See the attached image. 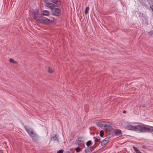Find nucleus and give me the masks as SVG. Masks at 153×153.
<instances>
[{"label":"nucleus","mask_w":153,"mask_h":153,"mask_svg":"<svg viewBox=\"0 0 153 153\" xmlns=\"http://www.w3.org/2000/svg\"><path fill=\"white\" fill-rule=\"evenodd\" d=\"M128 128L129 130L136 131L140 132H153V126L146 125L143 123L135 126L129 125L128 126Z\"/></svg>","instance_id":"obj_1"},{"label":"nucleus","mask_w":153,"mask_h":153,"mask_svg":"<svg viewBox=\"0 0 153 153\" xmlns=\"http://www.w3.org/2000/svg\"><path fill=\"white\" fill-rule=\"evenodd\" d=\"M96 125L102 128H105L108 131V134H111L114 132V134H121L122 132L120 130L114 129L111 126V123L107 121H100L96 123Z\"/></svg>","instance_id":"obj_2"},{"label":"nucleus","mask_w":153,"mask_h":153,"mask_svg":"<svg viewBox=\"0 0 153 153\" xmlns=\"http://www.w3.org/2000/svg\"><path fill=\"white\" fill-rule=\"evenodd\" d=\"M37 22L39 23L47 24L51 22V21L50 19L46 17H41L40 16Z\"/></svg>","instance_id":"obj_3"},{"label":"nucleus","mask_w":153,"mask_h":153,"mask_svg":"<svg viewBox=\"0 0 153 153\" xmlns=\"http://www.w3.org/2000/svg\"><path fill=\"white\" fill-rule=\"evenodd\" d=\"M52 14L55 16H59L61 13V10L60 9L53 8L52 10Z\"/></svg>","instance_id":"obj_4"},{"label":"nucleus","mask_w":153,"mask_h":153,"mask_svg":"<svg viewBox=\"0 0 153 153\" xmlns=\"http://www.w3.org/2000/svg\"><path fill=\"white\" fill-rule=\"evenodd\" d=\"M39 10H36L33 11L32 14L33 15V18L35 19V20L37 22L40 16H38L37 15H39Z\"/></svg>","instance_id":"obj_5"},{"label":"nucleus","mask_w":153,"mask_h":153,"mask_svg":"<svg viewBox=\"0 0 153 153\" xmlns=\"http://www.w3.org/2000/svg\"><path fill=\"white\" fill-rule=\"evenodd\" d=\"M24 127L28 134H33V131L30 127H27L26 126H24Z\"/></svg>","instance_id":"obj_6"},{"label":"nucleus","mask_w":153,"mask_h":153,"mask_svg":"<svg viewBox=\"0 0 153 153\" xmlns=\"http://www.w3.org/2000/svg\"><path fill=\"white\" fill-rule=\"evenodd\" d=\"M46 6L48 7L51 8V10L53 9V8H54V7L55 6V5L52 3H46Z\"/></svg>","instance_id":"obj_7"},{"label":"nucleus","mask_w":153,"mask_h":153,"mask_svg":"<svg viewBox=\"0 0 153 153\" xmlns=\"http://www.w3.org/2000/svg\"><path fill=\"white\" fill-rule=\"evenodd\" d=\"M142 23L143 24H147L148 19L146 17H142Z\"/></svg>","instance_id":"obj_8"},{"label":"nucleus","mask_w":153,"mask_h":153,"mask_svg":"<svg viewBox=\"0 0 153 153\" xmlns=\"http://www.w3.org/2000/svg\"><path fill=\"white\" fill-rule=\"evenodd\" d=\"M83 142L82 138L80 137H78L76 140V144L79 145L81 143Z\"/></svg>","instance_id":"obj_9"},{"label":"nucleus","mask_w":153,"mask_h":153,"mask_svg":"<svg viewBox=\"0 0 153 153\" xmlns=\"http://www.w3.org/2000/svg\"><path fill=\"white\" fill-rule=\"evenodd\" d=\"M50 1L54 3L55 4H57V3H59L57 5V6L61 4V2L59 0H50Z\"/></svg>","instance_id":"obj_10"},{"label":"nucleus","mask_w":153,"mask_h":153,"mask_svg":"<svg viewBox=\"0 0 153 153\" xmlns=\"http://www.w3.org/2000/svg\"><path fill=\"white\" fill-rule=\"evenodd\" d=\"M49 12L47 10H43L42 11V13L41 14V15L43 16H48Z\"/></svg>","instance_id":"obj_11"},{"label":"nucleus","mask_w":153,"mask_h":153,"mask_svg":"<svg viewBox=\"0 0 153 153\" xmlns=\"http://www.w3.org/2000/svg\"><path fill=\"white\" fill-rule=\"evenodd\" d=\"M30 137L32 138L34 141L35 142L37 141V137L36 134H30Z\"/></svg>","instance_id":"obj_12"},{"label":"nucleus","mask_w":153,"mask_h":153,"mask_svg":"<svg viewBox=\"0 0 153 153\" xmlns=\"http://www.w3.org/2000/svg\"><path fill=\"white\" fill-rule=\"evenodd\" d=\"M133 148L134 151L136 152V153H142L135 146H133Z\"/></svg>","instance_id":"obj_13"},{"label":"nucleus","mask_w":153,"mask_h":153,"mask_svg":"<svg viewBox=\"0 0 153 153\" xmlns=\"http://www.w3.org/2000/svg\"><path fill=\"white\" fill-rule=\"evenodd\" d=\"M91 141L90 140H89L87 141L86 143V145L87 146V147H88L90 146H91Z\"/></svg>","instance_id":"obj_14"},{"label":"nucleus","mask_w":153,"mask_h":153,"mask_svg":"<svg viewBox=\"0 0 153 153\" xmlns=\"http://www.w3.org/2000/svg\"><path fill=\"white\" fill-rule=\"evenodd\" d=\"M147 2L150 4V6L153 4V0H147Z\"/></svg>","instance_id":"obj_15"},{"label":"nucleus","mask_w":153,"mask_h":153,"mask_svg":"<svg viewBox=\"0 0 153 153\" xmlns=\"http://www.w3.org/2000/svg\"><path fill=\"white\" fill-rule=\"evenodd\" d=\"M108 143V142L105 141V140H103L101 142V145L102 146H104Z\"/></svg>","instance_id":"obj_16"},{"label":"nucleus","mask_w":153,"mask_h":153,"mask_svg":"<svg viewBox=\"0 0 153 153\" xmlns=\"http://www.w3.org/2000/svg\"><path fill=\"white\" fill-rule=\"evenodd\" d=\"M48 72L50 73H51L53 72V69L51 67H49Z\"/></svg>","instance_id":"obj_17"},{"label":"nucleus","mask_w":153,"mask_h":153,"mask_svg":"<svg viewBox=\"0 0 153 153\" xmlns=\"http://www.w3.org/2000/svg\"><path fill=\"white\" fill-rule=\"evenodd\" d=\"M94 140L95 142L94 145H95L96 143V142H98L99 141L100 138L99 137H98V138H96L95 137H94Z\"/></svg>","instance_id":"obj_18"},{"label":"nucleus","mask_w":153,"mask_h":153,"mask_svg":"<svg viewBox=\"0 0 153 153\" xmlns=\"http://www.w3.org/2000/svg\"><path fill=\"white\" fill-rule=\"evenodd\" d=\"M75 150H76V152H79L81 150L80 148L79 147H77L75 149Z\"/></svg>","instance_id":"obj_19"},{"label":"nucleus","mask_w":153,"mask_h":153,"mask_svg":"<svg viewBox=\"0 0 153 153\" xmlns=\"http://www.w3.org/2000/svg\"><path fill=\"white\" fill-rule=\"evenodd\" d=\"M89 9V7H87L85 8V14H87L88 12V10Z\"/></svg>","instance_id":"obj_20"},{"label":"nucleus","mask_w":153,"mask_h":153,"mask_svg":"<svg viewBox=\"0 0 153 153\" xmlns=\"http://www.w3.org/2000/svg\"><path fill=\"white\" fill-rule=\"evenodd\" d=\"M149 35L150 36H152L153 35V31H151L149 33Z\"/></svg>","instance_id":"obj_21"},{"label":"nucleus","mask_w":153,"mask_h":153,"mask_svg":"<svg viewBox=\"0 0 153 153\" xmlns=\"http://www.w3.org/2000/svg\"><path fill=\"white\" fill-rule=\"evenodd\" d=\"M63 149H61L57 151V153H63Z\"/></svg>","instance_id":"obj_22"},{"label":"nucleus","mask_w":153,"mask_h":153,"mask_svg":"<svg viewBox=\"0 0 153 153\" xmlns=\"http://www.w3.org/2000/svg\"><path fill=\"white\" fill-rule=\"evenodd\" d=\"M104 140H105V141H107L108 142H108L109 140V138L108 137H106L105 138Z\"/></svg>","instance_id":"obj_23"},{"label":"nucleus","mask_w":153,"mask_h":153,"mask_svg":"<svg viewBox=\"0 0 153 153\" xmlns=\"http://www.w3.org/2000/svg\"><path fill=\"white\" fill-rule=\"evenodd\" d=\"M90 149H85V152L86 153H88Z\"/></svg>","instance_id":"obj_24"},{"label":"nucleus","mask_w":153,"mask_h":153,"mask_svg":"<svg viewBox=\"0 0 153 153\" xmlns=\"http://www.w3.org/2000/svg\"><path fill=\"white\" fill-rule=\"evenodd\" d=\"M9 61L10 62H11L12 63H13L14 61V60L12 59H11V58H10L9 59Z\"/></svg>","instance_id":"obj_25"},{"label":"nucleus","mask_w":153,"mask_h":153,"mask_svg":"<svg viewBox=\"0 0 153 153\" xmlns=\"http://www.w3.org/2000/svg\"><path fill=\"white\" fill-rule=\"evenodd\" d=\"M43 1L44 3H46L50 1V0H43Z\"/></svg>","instance_id":"obj_26"},{"label":"nucleus","mask_w":153,"mask_h":153,"mask_svg":"<svg viewBox=\"0 0 153 153\" xmlns=\"http://www.w3.org/2000/svg\"><path fill=\"white\" fill-rule=\"evenodd\" d=\"M99 134H104V131L102 130L100 131Z\"/></svg>","instance_id":"obj_27"},{"label":"nucleus","mask_w":153,"mask_h":153,"mask_svg":"<svg viewBox=\"0 0 153 153\" xmlns=\"http://www.w3.org/2000/svg\"><path fill=\"white\" fill-rule=\"evenodd\" d=\"M54 135H55V136L53 137H52L51 138V139L52 138H53L54 139V140H56V134H54Z\"/></svg>","instance_id":"obj_28"},{"label":"nucleus","mask_w":153,"mask_h":153,"mask_svg":"<svg viewBox=\"0 0 153 153\" xmlns=\"http://www.w3.org/2000/svg\"><path fill=\"white\" fill-rule=\"evenodd\" d=\"M150 8H151V9L152 10V11L153 12V4L152 5H151V6H150Z\"/></svg>","instance_id":"obj_29"},{"label":"nucleus","mask_w":153,"mask_h":153,"mask_svg":"<svg viewBox=\"0 0 153 153\" xmlns=\"http://www.w3.org/2000/svg\"><path fill=\"white\" fill-rule=\"evenodd\" d=\"M13 64H17L18 62L14 61L13 62Z\"/></svg>","instance_id":"obj_30"},{"label":"nucleus","mask_w":153,"mask_h":153,"mask_svg":"<svg viewBox=\"0 0 153 153\" xmlns=\"http://www.w3.org/2000/svg\"><path fill=\"white\" fill-rule=\"evenodd\" d=\"M123 113H126V111L125 110H124L123 111Z\"/></svg>","instance_id":"obj_31"},{"label":"nucleus","mask_w":153,"mask_h":153,"mask_svg":"<svg viewBox=\"0 0 153 153\" xmlns=\"http://www.w3.org/2000/svg\"><path fill=\"white\" fill-rule=\"evenodd\" d=\"M104 134H100V136L101 137H103V135H104Z\"/></svg>","instance_id":"obj_32"},{"label":"nucleus","mask_w":153,"mask_h":153,"mask_svg":"<svg viewBox=\"0 0 153 153\" xmlns=\"http://www.w3.org/2000/svg\"><path fill=\"white\" fill-rule=\"evenodd\" d=\"M138 0L139 1V2H142L143 1V0Z\"/></svg>","instance_id":"obj_33"},{"label":"nucleus","mask_w":153,"mask_h":153,"mask_svg":"<svg viewBox=\"0 0 153 153\" xmlns=\"http://www.w3.org/2000/svg\"><path fill=\"white\" fill-rule=\"evenodd\" d=\"M90 134H94V133H90Z\"/></svg>","instance_id":"obj_34"},{"label":"nucleus","mask_w":153,"mask_h":153,"mask_svg":"<svg viewBox=\"0 0 153 153\" xmlns=\"http://www.w3.org/2000/svg\"><path fill=\"white\" fill-rule=\"evenodd\" d=\"M143 148H144V149L145 148V147H144V146H143Z\"/></svg>","instance_id":"obj_35"},{"label":"nucleus","mask_w":153,"mask_h":153,"mask_svg":"<svg viewBox=\"0 0 153 153\" xmlns=\"http://www.w3.org/2000/svg\"><path fill=\"white\" fill-rule=\"evenodd\" d=\"M96 133V134H98V133Z\"/></svg>","instance_id":"obj_36"},{"label":"nucleus","mask_w":153,"mask_h":153,"mask_svg":"<svg viewBox=\"0 0 153 153\" xmlns=\"http://www.w3.org/2000/svg\"><path fill=\"white\" fill-rule=\"evenodd\" d=\"M116 135H118L119 134H116Z\"/></svg>","instance_id":"obj_37"}]
</instances>
